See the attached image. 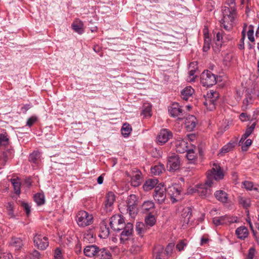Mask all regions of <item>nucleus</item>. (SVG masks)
<instances>
[{
	"label": "nucleus",
	"mask_w": 259,
	"mask_h": 259,
	"mask_svg": "<svg viewBox=\"0 0 259 259\" xmlns=\"http://www.w3.org/2000/svg\"><path fill=\"white\" fill-rule=\"evenodd\" d=\"M76 221L79 227H85L93 224V217L86 211L80 210L76 215Z\"/></svg>",
	"instance_id": "obj_2"
},
{
	"label": "nucleus",
	"mask_w": 259,
	"mask_h": 259,
	"mask_svg": "<svg viewBox=\"0 0 259 259\" xmlns=\"http://www.w3.org/2000/svg\"><path fill=\"white\" fill-rule=\"evenodd\" d=\"M168 110L171 117H177L183 115L182 107L178 103H174L168 106Z\"/></svg>",
	"instance_id": "obj_13"
},
{
	"label": "nucleus",
	"mask_w": 259,
	"mask_h": 259,
	"mask_svg": "<svg viewBox=\"0 0 259 259\" xmlns=\"http://www.w3.org/2000/svg\"><path fill=\"white\" fill-rule=\"evenodd\" d=\"M197 122L196 117L192 115L186 117L185 122V127L188 131H192L195 127Z\"/></svg>",
	"instance_id": "obj_19"
},
{
	"label": "nucleus",
	"mask_w": 259,
	"mask_h": 259,
	"mask_svg": "<svg viewBox=\"0 0 259 259\" xmlns=\"http://www.w3.org/2000/svg\"><path fill=\"white\" fill-rule=\"evenodd\" d=\"M214 196L215 198L218 200L219 201L223 202L226 203L228 201V194L226 192H225L224 191L222 190H219L217 191L214 193Z\"/></svg>",
	"instance_id": "obj_23"
},
{
	"label": "nucleus",
	"mask_w": 259,
	"mask_h": 259,
	"mask_svg": "<svg viewBox=\"0 0 259 259\" xmlns=\"http://www.w3.org/2000/svg\"><path fill=\"white\" fill-rule=\"evenodd\" d=\"M237 222V218L228 215L215 217L213 219V223L217 226L236 223Z\"/></svg>",
	"instance_id": "obj_10"
},
{
	"label": "nucleus",
	"mask_w": 259,
	"mask_h": 259,
	"mask_svg": "<svg viewBox=\"0 0 259 259\" xmlns=\"http://www.w3.org/2000/svg\"><path fill=\"white\" fill-rule=\"evenodd\" d=\"M136 201V196L135 195L129 196L126 201L127 211L133 218L135 217L138 212Z\"/></svg>",
	"instance_id": "obj_9"
},
{
	"label": "nucleus",
	"mask_w": 259,
	"mask_h": 259,
	"mask_svg": "<svg viewBox=\"0 0 259 259\" xmlns=\"http://www.w3.org/2000/svg\"><path fill=\"white\" fill-rule=\"evenodd\" d=\"M154 203L152 201H146L142 205V209L145 212H148L151 209L154 208Z\"/></svg>",
	"instance_id": "obj_42"
},
{
	"label": "nucleus",
	"mask_w": 259,
	"mask_h": 259,
	"mask_svg": "<svg viewBox=\"0 0 259 259\" xmlns=\"http://www.w3.org/2000/svg\"><path fill=\"white\" fill-rule=\"evenodd\" d=\"M164 170L163 165H156L152 167L151 168V172L154 175H159Z\"/></svg>",
	"instance_id": "obj_37"
},
{
	"label": "nucleus",
	"mask_w": 259,
	"mask_h": 259,
	"mask_svg": "<svg viewBox=\"0 0 259 259\" xmlns=\"http://www.w3.org/2000/svg\"><path fill=\"white\" fill-rule=\"evenodd\" d=\"M122 230V231L120 233V240L124 242L132 236L133 232V225L131 223H128L124 225Z\"/></svg>",
	"instance_id": "obj_12"
},
{
	"label": "nucleus",
	"mask_w": 259,
	"mask_h": 259,
	"mask_svg": "<svg viewBox=\"0 0 259 259\" xmlns=\"http://www.w3.org/2000/svg\"><path fill=\"white\" fill-rule=\"evenodd\" d=\"M133 176L131 178V184L134 187L139 186L142 182L141 171L137 168L133 170Z\"/></svg>",
	"instance_id": "obj_16"
},
{
	"label": "nucleus",
	"mask_w": 259,
	"mask_h": 259,
	"mask_svg": "<svg viewBox=\"0 0 259 259\" xmlns=\"http://www.w3.org/2000/svg\"><path fill=\"white\" fill-rule=\"evenodd\" d=\"M164 253V248L161 246H157L154 249L153 257L154 259H163V254Z\"/></svg>",
	"instance_id": "obj_26"
},
{
	"label": "nucleus",
	"mask_w": 259,
	"mask_h": 259,
	"mask_svg": "<svg viewBox=\"0 0 259 259\" xmlns=\"http://www.w3.org/2000/svg\"><path fill=\"white\" fill-rule=\"evenodd\" d=\"M158 181L157 179H149L146 181L143 185V188L145 191H149L153 188L156 187Z\"/></svg>",
	"instance_id": "obj_25"
},
{
	"label": "nucleus",
	"mask_w": 259,
	"mask_h": 259,
	"mask_svg": "<svg viewBox=\"0 0 259 259\" xmlns=\"http://www.w3.org/2000/svg\"><path fill=\"white\" fill-rule=\"evenodd\" d=\"M131 126L128 123H124L121 128V133L124 137H127L131 134Z\"/></svg>",
	"instance_id": "obj_35"
},
{
	"label": "nucleus",
	"mask_w": 259,
	"mask_h": 259,
	"mask_svg": "<svg viewBox=\"0 0 259 259\" xmlns=\"http://www.w3.org/2000/svg\"><path fill=\"white\" fill-rule=\"evenodd\" d=\"M215 99H206L204 102V105L207 109L210 111L213 110L215 107Z\"/></svg>",
	"instance_id": "obj_39"
},
{
	"label": "nucleus",
	"mask_w": 259,
	"mask_h": 259,
	"mask_svg": "<svg viewBox=\"0 0 259 259\" xmlns=\"http://www.w3.org/2000/svg\"><path fill=\"white\" fill-rule=\"evenodd\" d=\"M188 144V142L183 139L177 140L175 143L176 151L180 153H185L189 149Z\"/></svg>",
	"instance_id": "obj_17"
},
{
	"label": "nucleus",
	"mask_w": 259,
	"mask_h": 259,
	"mask_svg": "<svg viewBox=\"0 0 259 259\" xmlns=\"http://www.w3.org/2000/svg\"><path fill=\"white\" fill-rule=\"evenodd\" d=\"M194 90L191 87H187L181 91V97L183 100H188L192 96Z\"/></svg>",
	"instance_id": "obj_22"
},
{
	"label": "nucleus",
	"mask_w": 259,
	"mask_h": 259,
	"mask_svg": "<svg viewBox=\"0 0 259 259\" xmlns=\"http://www.w3.org/2000/svg\"><path fill=\"white\" fill-rule=\"evenodd\" d=\"M99 247L94 245L86 246L83 250L85 256L90 257L97 256L99 251Z\"/></svg>",
	"instance_id": "obj_18"
},
{
	"label": "nucleus",
	"mask_w": 259,
	"mask_h": 259,
	"mask_svg": "<svg viewBox=\"0 0 259 259\" xmlns=\"http://www.w3.org/2000/svg\"><path fill=\"white\" fill-rule=\"evenodd\" d=\"M253 30L252 29H249L247 31V36L248 39L252 42L254 41V38L253 36Z\"/></svg>",
	"instance_id": "obj_58"
},
{
	"label": "nucleus",
	"mask_w": 259,
	"mask_h": 259,
	"mask_svg": "<svg viewBox=\"0 0 259 259\" xmlns=\"http://www.w3.org/2000/svg\"><path fill=\"white\" fill-rule=\"evenodd\" d=\"M207 99H215V103L219 97V93L217 92L213 91L210 90L207 93L206 95Z\"/></svg>",
	"instance_id": "obj_45"
},
{
	"label": "nucleus",
	"mask_w": 259,
	"mask_h": 259,
	"mask_svg": "<svg viewBox=\"0 0 259 259\" xmlns=\"http://www.w3.org/2000/svg\"><path fill=\"white\" fill-rule=\"evenodd\" d=\"M111 256L109 250L105 248H102L99 249L97 256H98L99 259H111Z\"/></svg>",
	"instance_id": "obj_27"
},
{
	"label": "nucleus",
	"mask_w": 259,
	"mask_h": 259,
	"mask_svg": "<svg viewBox=\"0 0 259 259\" xmlns=\"http://www.w3.org/2000/svg\"><path fill=\"white\" fill-rule=\"evenodd\" d=\"M40 158V152L34 151L29 155V161L34 164H37Z\"/></svg>",
	"instance_id": "obj_28"
},
{
	"label": "nucleus",
	"mask_w": 259,
	"mask_h": 259,
	"mask_svg": "<svg viewBox=\"0 0 259 259\" xmlns=\"http://www.w3.org/2000/svg\"><path fill=\"white\" fill-rule=\"evenodd\" d=\"M101 231L99 237L101 238H106L109 235V229L106 225L103 224L100 227Z\"/></svg>",
	"instance_id": "obj_34"
},
{
	"label": "nucleus",
	"mask_w": 259,
	"mask_h": 259,
	"mask_svg": "<svg viewBox=\"0 0 259 259\" xmlns=\"http://www.w3.org/2000/svg\"><path fill=\"white\" fill-rule=\"evenodd\" d=\"M182 215L184 219L183 226L188 225L192 215L191 209L189 208L184 209Z\"/></svg>",
	"instance_id": "obj_24"
},
{
	"label": "nucleus",
	"mask_w": 259,
	"mask_h": 259,
	"mask_svg": "<svg viewBox=\"0 0 259 259\" xmlns=\"http://www.w3.org/2000/svg\"><path fill=\"white\" fill-rule=\"evenodd\" d=\"M210 40L209 37L205 38L203 47L204 52H207L210 49Z\"/></svg>",
	"instance_id": "obj_51"
},
{
	"label": "nucleus",
	"mask_w": 259,
	"mask_h": 259,
	"mask_svg": "<svg viewBox=\"0 0 259 259\" xmlns=\"http://www.w3.org/2000/svg\"><path fill=\"white\" fill-rule=\"evenodd\" d=\"M33 242L34 246L40 250H45L49 246L48 238L39 233L34 236Z\"/></svg>",
	"instance_id": "obj_7"
},
{
	"label": "nucleus",
	"mask_w": 259,
	"mask_h": 259,
	"mask_svg": "<svg viewBox=\"0 0 259 259\" xmlns=\"http://www.w3.org/2000/svg\"><path fill=\"white\" fill-rule=\"evenodd\" d=\"M212 185L209 180H206L204 184L197 185L194 190L201 197L206 198L211 194V188Z\"/></svg>",
	"instance_id": "obj_4"
},
{
	"label": "nucleus",
	"mask_w": 259,
	"mask_h": 259,
	"mask_svg": "<svg viewBox=\"0 0 259 259\" xmlns=\"http://www.w3.org/2000/svg\"><path fill=\"white\" fill-rule=\"evenodd\" d=\"M186 157L188 160L193 162L196 158V154L194 149H188L187 151Z\"/></svg>",
	"instance_id": "obj_43"
},
{
	"label": "nucleus",
	"mask_w": 259,
	"mask_h": 259,
	"mask_svg": "<svg viewBox=\"0 0 259 259\" xmlns=\"http://www.w3.org/2000/svg\"><path fill=\"white\" fill-rule=\"evenodd\" d=\"M180 166V157L176 154H172L168 157L167 168L169 171L178 170Z\"/></svg>",
	"instance_id": "obj_8"
},
{
	"label": "nucleus",
	"mask_w": 259,
	"mask_h": 259,
	"mask_svg": "<svg viewBox=\"0 0 259 259\" xmlns=\"http://www.w3.org/2000/svg\"><path fill=\"white\" fill-rule=\"evenodd\" d=\"M238 202L245 208H247L250 205V200L247 197L239 196L238 197Z\"/></svg>",
	"instance_id": "obj_33"
},
{
	"label": "nucleus",
	"mask_w": 259,
	"mask_h": 259,
	"mask_svg": "<svg viewBox=\"0 0 259 259\" xmlns=\"http://www.w3.org/2000/svg\"><path fill=\"white\" fill-rule=\"evenodd\" d=\"M9 138L7 135L1 134H0V145L6 146L8 144Z\"/></svg>",
	"instance_id": "obj_47"
},
{
	"label": "nucleus",
	"mask_w": 259,
	"mask_h": 259,
	"mask_svg": "<svg viewBox=\"0 0 259 259\" xmlns=\"http://www.w3.org/2000/svg\"><path fill=\"white\" fill-rule=\"evenodd\" d=\"M115 200V196L114 193L112 192H109L106 195L104 204V209L107 212L112 211Z\"/></svg>",
	"instance_id": "obj_15"
},
{
	"label": "nucleus",
	"mask_w": 259,
	"mask_h": 259,
	"mask_svg": "<svg viewBox=\"0 0 259 259\" xmlns=\"http://www.w3.org/2000/svg\"><path fill=\"white\" fill-rule=\"evenodd\" d=\"M223 38V33L219 32L217 33L216 36L214 38V39L216 41V44L218 46H222V39Z\"/></svg>",
	"instance_id": "obj_50"
},
{
	"label": "nucleus",
	"mask_w": 259,
	"mask_h": 259,
	"mask_svg": "<svg viewBox=\"0 0 259 259\" xmlns=\"http://www.w3.org/2000/svg\"><path fill=\"white\" fill-rule=\"evenodd\" d=\"M22 205L27 215H28L31 211L30 205L28 203L25 202H23Z\"/></svg>",
	"instance_id": "obj_59"
},
{
	"label": "nucleus",
	"mask_w": 259,
	"mask_h": 259,
	"mask_svg": "<svg viewBox=\"0 0 259 259\" xmlns=\"http://www.w3.org/2000/svg\"><path fill=\"white\" fill-rule=\"evenodd\" d=\"M30 258L31 259H39V252L37 250L33 251L32 254H31Z\"/></svg>",
	"instance_id": "obj_63"
},
{
	"label": "nucleus",
	"mask_w": 259,
	"mask_h": 259,
	"mask_svg": "<svg viewBox=\"0 0 259 259\" xmlns=\"http://www.w3.org/2000/svg\"><path fill=\"white\" fill-rule=\"evenodd\" d=\"M34 201L37 205H41L45 203V197L43 193H37L34 196Z\"/></svg>",
	"instance_id": "obj_32"
},
{
	"label": "nucleus",
	"mask_w": 259,
	"mask_h": 259,
	"mask_svg": "<svg viewBox=\"0 0 259 259\" xmlns=\"http://www.w3.org/2000/svg\"><path fill=\"white\" fill-rule=\"evenodd\" d=\"M240 119L243 121L249 119V116L245 113H242L240 115Z\"/></svg>",
	"instance_id": "obj_64"
},
{
	"label": "nucleus",
	"mask_w": 259,
	"mask_h": 259,
	"mask_svg": "<svg viewBox=\"0 0 259 259\" xmlns=\"http://www.w3.org/2000/svg\"><path fill=\"white\" fill-rule=\"evenodd\" d=\"M73 29L78 34L83 32V24L81 21H76L72 24Z\"/></svg>",
	"instance_id": "obj_31"
},
{
	"label": "nucleus",
	"mask_w": 259,
	"mask_h": 259,
	"mask_svg": "<svg viewBox=\"0 0 259 259\" xmlns=\"http://www.w3.org/2000/svg\"><path fill=\"white\" fill-rule=\"evenodd\" d=\"M151 106L148 104H144L143 107L142 114L145 117H149L151 116Z\"/></svg>",
	"instance_id": "obj_38"
},
{
	"label": "nucleus",
	"mask_w": 259,
	"mask_h": 259,
	"mask_svg": "<svg viewBox=\"0 0 259 259\" xmlns=\"http://www.w3.org/2000/svg\"><path fill=\"white\" fill-rule=\"evenodd\" d=\"M136 231L138 235L143 236L145 232V226L143 223L138 222L136 225Z\"/></svg>",
	"instance_id": "obj_44"
},
{
	"label": "nucleus",
	"mask_w": 259,
	"mask_h": 259,
	"mask_svg": "<svg viewBox=\"0 0 259 259\" xmlns=\"http://www.w3.org/2000/svg\"><path fill=\"white\" fill-rule=\"evenodd\" d=\"M252 131L247 128L245 132V133L243 135L241 139L239 141V144H242L244 141L248 138L252 133Z\"/></svg>",
	"instance_id": "obj_49"
},
{
	"label": "nucleus",
	"mask_w": 259,
	"mask_h": 259,
	"mask_svg": "<svg viewBox=\"0 0 259 259\" xmlns=\"http://www.w3.org/2000/svg\"><path fill=\"white\" fill-rule=\"evenodd\" d=\"M13 185L15 193L16 194H20L21 192V183L19 179H12L11 180Z\"/></svg>",
	"instance_id": "obj_29"
},
{
	"label": "nucleus",
	"mask_w": 259,
	"mask_h": 259,
	"mask_svg": "<svg viewBox=\"0 0 259 259\" xmlns=\"http://www.w3.org/2000/svg\"><path fill=\"white\" fill-rule=\"evenodd\" d=\"M172 137V133L166 129H163L159 132L157 137V142L159 145L166 143Z\"/></svg>",
	"instance_id": "obj_14"
},
{
	"label": "nucleus",
	"mask_w": 259,
	"mask_h": 259,
	"mask_svg": "<svg viewBox=\"0 0 259 259\" xmlns=\"http://www.w3.org/2000/svg\"><path fill=\"white\" fill-rule=\"evenodd\" d=\"M54 259H63L62 252L59 248H56L55 250Z\"/></svg>",
	"instance_id": "obj_56"
},
{
	"label": "nucleus",
	"mask_w": 259,
	"mask_h": 259,
	"mask_svg": "<svg viewBox=\"0 0 259 259\" xmlns=\"http://www.w3.org/2000/svg\"><path fill=\"white\" fill-rule=\"evenodd\" d=\"M145 222L147 226L152 227L154 226L156 222L155 216L151 213H149L145 218Z\"/></svg>",
	"instance_id": "obj_36"
},
{
	"label": "nucleus",
	"mask_w": 259,
	"mask_h": 259,
	"mask_svg": "<svg viewBox=\"0 0 259 259\" xmlns=\"http://www.w3.org/2000/svg\"><path fill=\"white\" fill-rule=\"evenodd\" d=\"M37 120V118L35 116L30 117L27 121L26 125L30 127Z\"/></svg>",
	"instance_id": "obj_60"
},
{
	"label": "nucleus",
	"mask_w": 259,
	"mask_h": 259,
	"mask_svg": "<svg viewBox=\"0 0 259 259\" xmlns=\"http://www.w3.org/2000/svg\"><path fill=\"white\" fill-rule=\"evenodd\" d=\"M200 82L204 87H211L217 82L216 76L209 70L204 71L201 75Z\"/></svg>",
	"instance_id": "obj_6"
},
{
	"label": "nucleus",
	"mask_w": 259,
	"mask_h": 259,
	"mask_svg": "<svg viewBox=\"0 0 259 259\" xmlns=\"http://www.w3.org/2000/svg\"><path fill=\"white\" fill-rule=\"evenodd\" d=\"M83 240L86 242L92 243L95 241L94 235L91 231H88L83 235Z\"/></svg>",
	"instance_id": "obj_41"
},
{
	"label": "nucleus",
	"mask_w": 259,
	"mask_h": 259,
	"mask_svg": "<svg viewBox=\"0 0 259 259\" xmlns=\"http://www.w3.org/2000/svg\"><path fill=\"white\" fill-rule=\"evenodd\" d=\"M7 210L8 215L10 218H14L15 215L13 211V206L11 203L9 202L7 205Z\"/></svg>",
	"instance_id": "obj_46"
},
{
	"label": "nucleus",
	"mask_w": 259,
	"mask_h": 259,
	"mask_svg": "<svg viewBox=\"0 0 259 259\" xmlns=\"http://www.w3.org/2000/svg\"><path fill=\"white\" fill-rule=\"evenodd\" d=\"M233 144L230 143L227 144L221 149V153H226L228 152L233 149Z\"/></svg>",
	"instance_id": "obj_48"
},
{
	"label": "nucleus",
	"mask_w": 259,
	"mask_h": 259,
	"mask_svg": "<svg viewBox=\"0 0 259 259\" xmlns=\"http://www.w3.org/2000/svg\"><path fill=\"white\" fill-rule=\"evenodd\" d=\"M174 247L173 243L168 244L165 248V252L167 255H169L172 252Z\"/></svg>",
	"instance_id": "obj_53"
},
{
	"label": "nucleus",
	"mask_w": 259,
	"mask_h": 259,
	"mask_svg": "<svg viewBox=\"0 0 259 259\" xmlns=\"http://www.w3.org/2000/svg\"><path fill=\"white\" fill-rule=\"evenodd\" d=\"M9 244L15 250H19L24 245L23 240L21 237H13L11 238Z\"/></svg>",
	"instance_id": "obj_20"
},
{
	"label": "nucleus",
	"mask_w": 259,
	"mask_h": 259,
	"mask_svg": "<svg viewBox=\"0 0 259 259\" xmlns=\"http://www.w3.org/2000/svg\"><path fill=\"white\" fill-rule=\"evenodd\" d=\"M170 192H171L169 194L170 195L171 199L172 200V202L174 203L177 201L175 197L180 194L181 191L175 187H169V193Z\"/></svg>",
	"instance_id": "obj_30"
},
{
	"label": "nucleus",
	"mask_w": 259,
	"mask_h": 259,
	"mask_svg": "<svg viewBox=\"0 0 259 259\" xmlns=\"http://www.w3.org/2000/svg\"><path fill=\"white\" fill-rule=\"evenodd\" d=\"M11 156V152L9 151H4L1 156H0V162L1 164L3 165H5L9 157Z\"/></svg>",
	"instance_id": "obj_40"
},
{
	"label": "nucleus",
	"mask_w": 259,
	"mask_h": 259,
	"mask_svg": "<svg viewBox=\"0 0 259 259\" xmlns=\"http://www.w3.org/2000/svg\"><path fill=\"white\" fill-rule=\"evenodd\" d=\"M223 18L220 21L222 26L227 30H229L232 27L236 15V9L234 7L229 8L224 7L222 8Z\"/></svg>",
	"instance_id": "obj_1"
},
{
	"label": "nucleus",
	"mask_w": 259,
	"mask_h": 259,
	"mask_svg": "<svg viewBox=\"0 0 259 259\" xmlns=\"http://www.w3.org/2000/svg\"><path fill=\"white\" fill-rule=\"evenodd\" d=\"M252 141L250 139H247L244 143L242 145V149L243 151H246L248 147L251 145Z\"/></svg>",
	"instance_id": "obj_55"
},
{
	"label": "nucleus",
	"mask_w": 259,
	"mask_h": 259,
	"mask_svg": "<svg viewBox=\"0 0 259 259\" xmlns=\"http://www.w3.org/2000/svg\"><path fill=\"white\" fill-rule=\"evenodd\" d=\"M235 234L239 239L244 240L248 235V231L246 227L241 226L236 229Z\"/></svg>",
	"instance_id": "obj_21"
},
{
	"label": "nucleus",
	"mask_w": 259,
	"mask_h": 259,
	"mask_svg": "<svg viewBox=\"0 0 259 259\" xmlns=\"http://www.w3.org/2000/svg\"><path fill=\"white\" fill-rule=\"evenodd\" d=\"M255 249L253 247L250 248L248 250L247 259H253V257L255 255Z\"/></svg>",
	"instance_id": "obj_57"
},
{
	"label": "nucleus",
	"mask_w": 259,
	"mask_h": 259,
	"mask_svg": "<svg viewBox=\"0 0 259 259\" xmlns=\"http://www.w3.org/2000/svg\"><path fill=\"white\" fill-rule=\"evenodd\" d=\"M244 188L248 190H253V184L249 181H245L243 182Z\"/></svg>",
	"instance_id": "obj_54"
},
{
	"label": "nucleus",
	"mask_w": 259,
	"mask_h": 259,
	"mask_svg": "<svg viewBox=\"0 0 259 259\" xmlns=\"http://www.w3.org/2000/svg\"><path fill=\"white\" fill-rule=\"evenodd\" d=\"M109 224L111 228L116 232H119L124 227V219L120 214L113 215L110 219Z\"/></svg>",
	"instance_id": "obj_5"
},
{
	"label": "nucleus",
	"mask_w": 259,
	"mask_h": 259,
	"mask_svg": "<svg viewBox=\"0 0 259 259\" xmlns=\"http://www.w3.org/2000/svg\"><path fill=\"white\" fill-rule=\"evenodd\" d=\"M153 197L154 200L158 203H163L166 198V188L163 186L158 185L155 187Z\"/></svg>",
	"instance_id": "obj_11"
},
{
	"label": "nucleus",
	"mask_w": 259,
	"mask_h": 259,
	"mask_svg": "<svg viewBox=\"0 0 259 259\" xmlns=\"http://www.w3.org/2000/svg\"><path fill=\"white\" fill-rule=\"evenodd\" d=\"M224 174L221 167L214 164L212 169L208 171L207 174V180H209L212 184L214 181H219L223 179Z\"/></svg>",
	"instance_id": "obj_3"
},
{
	"label": "nucleus",
	"mask_w": 259,
	"mask_h": 259,
	"mask_svg": "<svg viewBox=\"0 0 259 259\" xmlns=\"http://www.w3.org/2000/svg\"><path fill=\"white\" fill-rule=\"evenodd\" d=\"M12 255L10 253H3L0 254V259H11Z\"/></svg>",
	"instance_id": "obj_62"
},
{
	"label": "nucleus",
	"mask_w": 259,
	"mask_h": 259,
	"mask_svg": "<svg viewBox=\"0 0 259 259\" xmlns=\"http://www.w3.org/2000/svg\"><path fill=\"white\" fill-rule=\"evenodd\" d=\"M187 245V243L184 240L180 241L176 245V248L180 251L183 250L184 247Z\"/></svg>",
	"instance_id": "obj_52"
},
{
	"label": "nucleus",
	"mask_w": 259,
	"mask_h": 259,
	"mask_svg": "<svg viewBox=\"0 0 259 259\" xmlns=\"http://www.w3.org/2000/svg\"><path fill=\"white\" fill-rule=\"evenodd\" d=\"M243 35L242 38L240 40V44L239 45V49L240 50H243L244 49V39L245 38V34L244 32H242Z\"/></svg>",
	"instance_id": "obj_61"
}]
</instances>
